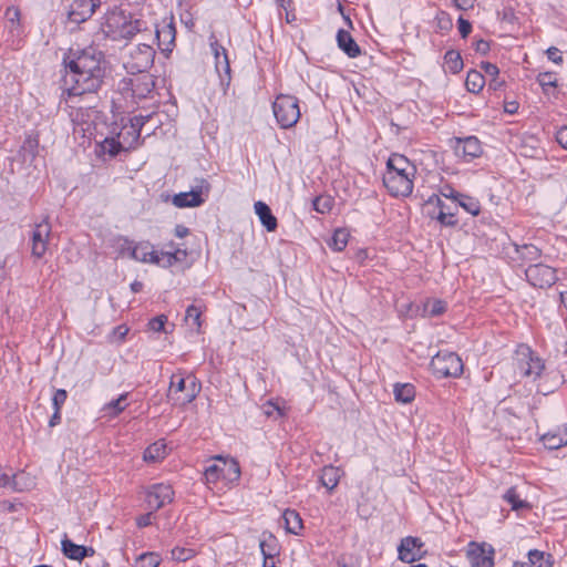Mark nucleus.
I'll use <instances>...</instances> for the list:
<instances>
[{
    "label": "nucleus",
    "instance_id": "nucleus-43",
    "mask_svg": "<svg viewBox=\"0 0 567 567\" xmlns=\"http://www.w3.org/2000/svg\"><path fill=\"white\" fill-rule=\"evenodd\" d=\"M504 499L512 505L513 509H519L523 507H527V503L519 499L518 494L516 493V489L514 487H511L505 493Z\"/></svg>",
    "mask_w": 567,
    "mask_h": 567
},
{
    "label": "nucleus",
    "instance_id": "nucleus-59",
    "mask_svg": "<svg viewBox=\"0 0 567 567\" xmlns=\"http://www.w3.org/2000/svg\"><path fill=\"white\" fill-rule=\"evenodd\" d=\"M547 58L553 61L554 63H563V56L560 54V51L555 48V47H550L547 51Z\"/></svg>",
    "mask_w": 567,
    "mask_h": 567
},
{
    "label": "nucleus",
    "instance_id": "nucleus-3",
    "mask_svg": "<svg viewBox=\"0 0 567 567\" xmlns=\"http://www.w3.org/2000/svg\"><path fill=\"white\" fill-rule=\"evenodd\" d=\"M154 58L155 50L148 44L140 43L130 49L123 64L128 73H146L153 65Z\"/></svg>",
    "mask_w": 567,
    "mask_h": 567
},
{
    "label": "nucleus",
    "instance_id": "nucleus-47",
    "mask_svg": "<svg viewBox=\"0 0 567 567\" xmlns=\"http://www.w3.org/2000/svg\"><path fill=\"white\" fill-rule=\"evenodd\" d=\"M185 395L179 401L176 402V404L185 405L187 403H190L197 395L199 389L197 388V384L195 380H192L190 384L186 388Z\"/></svg>",
    "mask_w": 567,
    "mask_h": 567
},
{
    "label": "nucleus",
    "instance_id": "nucleus-54",
    "mask_svg": "<svg viewBox=\"0 0 567 567\" xmlns=\"http://www.w3.org/2000/svg\"><path fill=\"white\" fill-rule=\"evenodd\" d=\"M161 255L166 256L168 258V264L172 265V259H174L175 261H182L187 256V252L184 249H176L173 252L167 251L162 252Z\"/></svg>",
    "mask_w": 567,
    "mask_h": 567
},
{
    "label": "nucleus",
    "instance_id": "nucleus-37",
    "mask_svg": "<svg viewBox=\"0 0 567 567\" xmlns=\"http://www.w3.org/2000/svg\"><path fill=\"white\" fill-rule=\"evenodd\" d=\"M217 460L223 461V467H225V474L229 481L239 480L240 467L237 461L224 460L221 456H218Z\"/></svg>",
    "mask_w": 567,
    "mask_h": 567
},
{
    "label": "nucleus",
    "instance_id": "nucleus-32",
    "mask_svg": "<svg viewBox=\"0 0 567 567\" xmlns=\"http://www.w3.org/2000/svg\"><path fill=\"white\" fill-rule=\"evenodd\" d=\"M200 316H202V311L195 305H190L186 309L185 321L196 332L200 331V327H202Z\"/></svg>",
    "mask_w": 567,
    "mask_h": 567
},
{
    "label": "nucleus",
    "instance_id": "nucleus-35",
    "mask_svg": "<svg viewBox=\"0 0 567 567\" xmlns=\"http://www.w3.org/2000/svg\"><path fill=\"white\" fill-rule=\"evenodd\" d=\"M446 310V303L439 299L427 300L424 303L423 311L429 317H437L444 313Z\"/></svg>",
    "mask_w": 567,
    "mask_h": 567
},
{
    "label": "nucleus",
    "instance_id": "nucleus-17",
    "mask_svg": "<svg viewBox=\"0 0 567 567\" xmlns=\"http://www.w3.org/2000/svg\"><path fill=\"white\" fill-rule=\"evenodd\" d=\"M422 543L419 538L408 536L403 538L398 547L399 559L403 563H413L417 559V554L414 551L415 548H421Z\"/></svg>",
    "mask_w": 567,
    "mask_h": 567
},
{
    "label": "nucleus",
    "instance_id": "nucleus-41",
    "mask_svg": "<svg viewBox=\"0 0 567 567\" xmlns=\"http://www.w3.org/2000/svg\"><path fill=\"white\" fill-rule=\"evenodd\" d=\"M204 475L207 483H215L220 477H226L225 467L218 464H212L206 467Z\"/></svg>",
    "mask_w": 567,
    "mask_h": 567
},
{
    "label": "nucleus",
    "instance_id": "nucleus-60",
    "mask_svg": "<svg viewBox=\"0 0 567 567\" xmlns=\"http://www.w3.org/2000/svg\"><path fill=\"white\" fill-rule=\"evenodd\" d=\"M39 145V141L35 136H32V135H29L27 136V138L24 140V143H23V148L24 150H29L32 154H34L37 147Z\"/></svg>",
    "mask_w": 567,
    "mask_h": 567
},
{
    "label": "nucleus",
    "instance_id": "nucleus-39",
    "mask_svg": "<svg viewBox=\"0 0 567 567\" xmlns=\"http://www.w3.org/2000/svg\"><path fill=\"white\" fill-rule=\"evenodd\" d=\"M529 567H550V556L547 558L544 557V553L537 549L530 550L528 553Z\"/></svg>",
    "mask_w": 567,
    "mask_h": 567
},
{
    "label": "nucleus",
    "instance_id": "nucleus-51",
    "mask_svg": "<svg viewBox=\"0 0 567 567\" xmlns=\"http://www.w3.org/2000/svg\"><path fill=\"white\" fill-rule=\"evenodd\" d=\"M167 321V318L166 316L162 315V316H157L153 319L150 320L148 322V327L151 330L155 331V332H159L164 329V326H165V322Z\"/></svg>",
    "mask_w": 567,
    "mask_h": 567
},
{
    "label": "nucleus",
    "instance_id": "nucleus-31",
    "mask_svg": "<svg viewBox=\"0 0 567 567\" xmlns=\"http://www.w3.org/2000/svg\"><path fill=\"white\" fill-rule=\"evenodd\" d=\"M444 62L447 70L456 74L463 69V60L461 54L455 50H449L444 55Z\"/></svg>",
    "mask_w": 567,
    "mask_h": 567
},
{
    "label": "nucleus",
    "instance_id": "nucleus-24",
    "mask_svg": "<svg viewBox=\"0 0 567 567\" xmlns=\"http://www.w3.org/2000/svg\"><path fill=\"white\" fill-rule=\"evenodd\" d=\"M465 85L468 92L480 93L485 85V78L480 71L471 70L467 73Z\"/></svg>",
    "mask_w": 567,
    "mask_h": 567
},
{
    "label": "nucleus",
    "instance_id": "nucleus-7",
    "mask_svg": "<svg viewBox=\"0 0 567 567\" xmlns=\"http://www.w3.org/2000/svg\"><path fill=\"white\" fill-rule=\"evenodd\" d=\"M426 205H434L437 208V213H429L432 218H435L441 225L447 227H454L457 225L455 217L457 212V205L454 203L453 206L446 205L439 195L433 194L426 202Z\"/></svg>",
    "mask_w": 567,
    "mask_h": 567
},
{
    "label": "nucleus",
    "instance_id": "nucleus-11",
    "mask_svg": "<svg viewBox=\"0 0 567 567\" xmlns=\"http://www.w3.org/2000/svg\"><path fill=\"white\" fill-rule=\"evenodd\" d=\"M141 75L123 81V90H130L133 97L138 100L146 99L155 87V81L148 73H140Z\"/></svg>",
    "mask_w": 567,
    "mask_h": 567
},
{
    "label": "nucleus",
    "instance_id": "nucleus-45",
    "mask_svg": "<svg viewBox=\"0 0 567 567\" xmlns=\"http://www.w3.org/2000/svg\"><path fill=\"white\" fill-rule=\"evenodd\" d=\"M4 16L10 23V31L12 32L20 24V10L17 7H9Z\"/></svg>",
    "mask_w": 567,
    "mask_h": 567
},
{
    "label": "nucleus",
    "instance_id": "nucleus-2",
    "mask_svg": "<svg viewBox=\"0 0 567 567\" xmlns=\"http://www.w3.org/2000/svg\"><path fill=\"white\" fill-rule=\"evenodd\" d=\"M274 115L282 128L295 126L300 118L298 99L292 95L280 94L272 104Z\"/></svg>",
    "mask_w": 567,
    "mask_h": 567
},
{
    "label": "nucleus",
    "instance_id": "nucleus-34",
    "mask_svg": "<svg viewBox=\"0 0 567 567\" xmlns=\"http://www.w3.org/2000/svg\"><path fill=\"white\" fill-rule=\"evenodd\" d=\"M177 379V375H172L171 378V384H169V389H168V393H167V398L168 400H173L174 403L176 404L177 401H179V396H175L178 392H183L186 390L187 385H186V379L184 378H178Z\"/></svg>",
    "mask_w": 567,
    "mask_h": 567
},
{
    "label": "nucleus",
    "instance_id": "nucleus-50",
    "mask_svg": "<svg viewBox=\"0 0 567 567\" xmlns=\"http://www.w3.org/2000/svg\"><path fill=\"white\" fill-rule=\"evenodd\" d=\"M269 545L267 544L266 540H261L260 542V549H261V553L264 555V567H276L275 566V561H274V555L275 553L274 551H266V547H268Z\"/></svg>",
    "mask_w": 567,
    "mask_h": 567
},
{
    "label": "nucleus",
    "instance_id": "nucleus-38",
    "mask_svg": "<svg viewBox=\"0 0 567 567\" xmlns=\"http://www.w3.org/2000/svg\"><path fill=\"white\" fill-rule=\"evenodd\" d=\"M161 557L156 553H143L136 558V567H158Z\"/></svg>",
    "mask_w": 567,
    "mask_h": 567
},
{
    "label": "nucleus",
    "instance_id": "nucleus-19",
    "mask_svg": "<svg viewBox=\"0 0 567 567\" xmlns=\"http://www.w3.org/2000/svg\"><path fill=\"white\" fill-rule=\"evenodd\" d=\"M337 43L340 50H342L349 58H357L361 54L360 47L354 41L352 35L343 30L340 29L337 33Z\"/></svg>",
    "mask_w": 567,
    "mask_h": 567
},
{
    "label": "nucleus",
    "instance_id": "nucleus-64",
    "mask_svg": "<svg viewBox=\"0 0 567 567\" xmlns=\"http://www.w3.org/2000/svg\"><path fill=\"white\" fill-rule=\"evenodd\" d=\"M505 82L499 80L498 76L491 79L488 82V90L498 91L504 86Z\"/></svg>",
    "mask_w": 567,
    "mask_h": 567
},
{
    "label": "nucleus",
    "instance_id": "nucleus-49",
    "mask_svg": "<svg viewBox=\"0 0 567 567\" xmlns=\"http://www.w3.org/2000/svg\"><path fill=\"white\" fill-rule=\"evenodd\" d=\"M66 398H68V393L64 389L56 390L52 398V404H53L54 410L61 411V408L65 403Z\"/></svg>",
    "mask_w": 567,
    "mask_h": 567
},
{
    "label": "nucleus",
    "instance_id": "nucleus-61",
    "mask_svg": "<svg viewBox=\"0 0 567 567\" xmlns=\"http://www.w3.org/2000/svg\"><path fill=\"white\" fill-rule=\"evenodd\" d=\"M556 141L560 146L567 148V126H563L557 131Z\"/></svg>",
    "mask_w": 567,
    "mask_h": 567
},
{
    "label": "nucleus",
    "instance_id": "nucleus-6",
    "mask_svg": "<svg viewBox=\"0 0 567 567\" xmlns=\"http://www.w3.org/2000/svg\"><path fill=\"white\" fill-rule=\"evenodd\" d=\"M527 281L538 288L553 286L556 280V270L542 262L529 265L525 270Z\"/></svg>",
    "mask_w": 567,
    "mask_h": 567
},
{
    "label": "nucleus",
    "instance_id": "nucleus-4",
    "mask_svg": "<svg viewBox=\"0 0 567 567\" xmlns=\"http://www.w3.org/2000/svg\"><path fill=\"white\" fill-rule=\"evenodd\" d=\"M431 368L437 378H457L463 372V362L454 352H439L432 358Z\"/></svg>",
    "mask_w": 567,
    "mask_h": 567
},
{
    "label": "nucleus",
    "instance_id": "nucleus-42",
    "mask_svg": "<svg viewBox=\"0 0 567 567\" xmlns=\"http://www.w3.org/2000/svg\"><path fill=\"white\" fill-rule=\"evenodd\" d=\"M172 559L177 561H187L195 556L193 548L175 547L171 550Z\"/></svg>",
    "mask_w": 567,
    "mask_h": 567
},
{
    "label": "nucleus",
    "instance_id": "nucleus-63",
    "mask_svg": "<svg viewBox=\"0 0 567 567\" xmlns=\"http://www.w3.org/2000/svg\"><path fill=\"white\" fill-rule=\"evenodd\" d=\"M456 8L460 10H468L473 8L475 0H453Z\"/></svg>",
    "mask_w": 567,
    "mask_h": 567
},
{
    "label": "nucleus",
    "instance_id": "nucleus-10",
    "mask_svg": "<svg viewBox=\"0 0 567 567\" xmlns=\"http://www.w3.org/2000/svg\"><path fill=\"white\" fill-rule=\"evenodd\" d=\"M210 48L215 58V68L219 75L223 86H228L230 83V63L226 49L218 43L214 35L210 37Z\"/></svg>",
    "mask_w": 567,
    "mask_h": 567
},
{
    "label": "nucleus",
    "instance_id": "nucleus-13",
    "mask_svg": "<svg viewBox=\"0 0 567 567\" xmlns=\"http://www.w3.org/2000/svg\"><path fill=\"white\" fill-rule=\"evenodd\" d=\"M383 184L388 192L394 197H406L413 190V181L408 176H399L385 173Z\"/></svg>",
    "mask_w": 567,
    "mask_h": 567
},
{
    "label": "nucleus",
    "instance_id": "nucleus-55",
    "mask_svg": "<svg viewBox=\"0 0 567 567\" xmlns=\"http://www.w3.org/2000/svg\"><path fill=\"white\" fill-rule=\"evenodd\" d=\"M441 195L444 196L445 198H450V199H453L455 203L457 202V199L460 198L461 196V193L456 192L453 187H451L450 185H444L442 188H441Z\"/></svg>",
    "mask_w": 567,
    "mask_h": 567
},
{
    "label": "nucleus",
    "instance_id": "nucleus-27",
    "mask_svg": "<svg viewBox=\"0 0 567 567\" xmlns=\"http://www.w3.org/2000/svg\"><path fill=\"white\" fill-rule=\"evenodd\" d=\"M166 455V445L162 441H157L150 445L144 452L146 462H157Z\"/></svg>",
    "mask_w": 567,
    "mask_h": 567
},
{
    "label": "nucleus",
    "instance_id": "nucleus-26",
    "mask_svg": "<svg viewBox=\"0 0 567 567\" xmlns=\"http://www.w3.org/2000/svg\"><path fill=\"white\" fill-rule=\"evenodd\" d=\"M126 400H127V393H123L117 399L112 400L111 402L106 403L103 406L102 411H104L105 414L109 416H116L121 412H123L125 410V408L127 406Z\"/></svg>",
    "mask_w": 567,
    "mask_h": 567
},
{
    "label": "nucleus",
    "instance_id": "nucleus-30",
    "mask_svg": "<svg viewBox=\"0 0 567 567\" xmlns=\"http://www.w3.org/2000/svg\"><path fill=\"white\" fill-rule=\"evenodd\" d=\"M458 207H462L465 212L470 213L473 216H477L481 212L480 202L471 196L461 194L460 198L455 203Z\"/></svg>",
    "mask_w": 567,
    "mask_h": 567
},
{
    "label": "nucleus",
    "instance_id": "nucleus-12",
    "mask_svg": "<svg viewBox=\"0 0 567 567\" xmlns=\"http://www.w3.org/2000/svg\"><path fill=\"white\" fill-rule=\"evenodd\" d=\"M101 0H74L68 12V19L74 24L89 20L100 7Z\"/></svg>",
    "mask_w": 567,
    "mask_h": 567
},
{
    "label": "nucleus",
    "instance_id": "nucleus-18",
    "mask_svg": "<svg viewBox=\"0 0 567 567\" xmlns=\"http://www.w3.org/2000/svg\"><path fill=\"white\" fill-rule=\"evenodd\" d=\"M455 152L457 155L474 158L482 153L481 143L475 136H468L463 140H457Z\"/></svg>",
    "mask_w": 567,
    "mask_h": 567
},
{
    "label": "nucleus",
    "instance_id": "nucleus-14",
    "mask_svg": "<svg viewBox=\"0 0 567 567\" xmlns=\"http://www.w3.org/2000/svg\"><path fill=\"white\" fill-rule=\"evenodd\" d=\"M51 234V225L45 217L41 223L37 224L32 233V255L41 258L47 251L48 239Z\"/></svg>",
    "mask_w": 567,
    "mask_h": 567
},
{
    "label": "nucleus",
    "instance_id": "nucleus-5",
    "mask_svg": "<svg viewBox=\"0 0 567 567\" xmlns=\"http://www.w3.org/2000/svg\"><path fill=\"white\" fill-rule=\"evenodd\" d=\"M516 360L522 374L534 380L540 377L545 368L543 360L535 355L533 350L526 344L517 347Z\"/></svg>",
    "mask_w": 567,
    "mask_h": 567
},
{
    "label": "nucleus",
    "instance_id": "nucleus-52",
    "mask_svg": "<svg viewBox=\"0 0 567 567\" xmlns=\"http://www.w3.org/2000/svg\"><path fill=\"white\" fill-rule=\"evenodd\" d=\"M209 190L210 184L204 178L199 179L197 184L192 188V192L197 193L199 197L203 195H208Z\"/></svg>",
    "mask_w": 567,
    "mask_h": 567
},
{
    "label": "nucleus",
    "instance_id": "nucleus-57",
    "mask_svg": "<svg viewBox=\"0 0 567 567\" xmlns=\"http://www.w3.org/2000/svg\"><path fill=\"white\" fill-rule=\"evenodd\" d=\"M148 118H150L148 115L147 116L138 115V116H134L131 120L132 127L137 132V135H140L141 128L148 121Z\"/></svg>",
    "mask_w": 567,
    "mask_h": 567
},
{
    "label": "nucleus",
    "instance_id": "nucleus-21",
    "mask_svg": "<svg viewBox=\"0 0 567 567\" xmlns=\"http://www.w3.org/2000/svg\"><path fill=\"white\" fill-rule=\"evenodd\" d=\"M204 203V198L199 197L197 193L186 192L179 193L173 197V204L176 207H197Z\"/></svg>",
    "mask_w": 567,
    "mask_h": 567
},
{
    "label": "nucleus",
    "instance_id": "nucleus-15",
    "mask_svg": "<svg viewBox=\"0 0 567 567\" xmlns=\"http://www.w3.org/2000/svg\"><path fill=\"white\" fill-rule=\"evenodd\" d=\"M61 549L63 555L72 560H82L85 557L94 556V549L92 547L74 544L66 537L61 542Z\"/></svg>",
    "mask_w": 567,
    "mask_h": 567
},
{
    "label": "nucleus",
    "instance_id": "nucleus-53",
    "mask_svg": "<svg viewBox=\"0 0 567 567\" xmlns=\"http://www.w3.org/2000/svg\"><path fill=\"white\" fill-rule=\"evenodd\" d=\"M481 68L482 70L485 72V74L487 76H489L491 79H495L498 76L499 74V69L497 68L496 64L494 63H491V62H482L481 63Z\"/></svg>",
    "mask_w": 567,
    "mask_h": 567
},
{
    "label": "nucleus",
    "instance_id": "nucleus-29",
    "mask_svg": "<svg viewBox=\"0 0 567 567\" xmlns=\"http://www.w3.org/2000/svg\"><path fill=\"white\" fill-rule=\"evenodd\" d=\"M386 169L415 171L414 165L401 154H392L386 162Z\"/></svg>",
    "mask_w": 567,
    "mask_h": 567
},
{
    "label": "nucleus",
    "instance_id": "nucleus-58",
    "mask_svg": "<svg viewBox=\"0 0 567 567\" xmlns=\"http://www.w3.org/2000/svg\"><path fill=\"white\" fill-rule=\"evenodd\" d=\"M155 511L151 509V512L144 514V515H141L140 517L136 518V525L140 527V528H143V527H146V526H150L152 524V517H153V513Z\"/></svg>",
    "mask_w": 567,
    "mask_h": 567
},
{
    "label": "nucleus",
    "instance_id": "nucleus-40",
    "mask_svg": "<svg viewBox=\"0 0 567 567\" xmlns=\"http://www.w3.org/2000/svg\"><path fill=\"white\" fill-rule=\"evenodd\" d=\"M545 447L556 450L567 444V437L557 434L547 433L542 437Z\"/></svg>",
    "mask_w": 567,
    "mask_h": 567
},
{
    "label": "nucleus",
    "instance_id": "nucleus-36",
    "mask_svg": "<svg viewBox=\"0 0 567 567\" xmlns=\"http://www.w3.org/2000/svg\"><path fill=\"white\" fill-rule=\"evenodd\" d=\"M141 31V22L138 20L135 21H125L118 29L117 33L120 38L131 39L135 34Z\"/></svg>",
    "mask_w": 567,
    "mask_h": 567
},
{
    "label": "nucleus",
    "instance_id": "nucleus-1",
    "mask_svg": "<svg viewBox=\"0 0 567 567\" xmlns=\"http://www.w3.org/2000/svg\"><path fill=\"white\" fill-rule=\"evenodd\" d=\"M104 55L90 45L84 49H70L63 58L65 73L62 79L65 101L71 107L80 110L97 106V91L103 84L105 70L102 66Z\"/></svg>",
    "mask_w": 567,
    "mask_h": 567
},
{
    "label": "nucleus",
    "instance_id": "nucleus-22",
    "mask_svg": "<svg viewBox=\"0 0 567 567\" xmlns=\"http://www.w3.org/2000/svg\"><path fill=\"white\" fill-rule=\"evenodd\" d=\"M340 481V470L338 467H334L332 465L324 466L322 468L321 475H320V482L321 484L328 488V491H332L337 487Z\"/></svg>",
    "mask_w": 567,
    "mask_h": 567
},
{
    "label": "nucleus",
    "instance_id": "nucleus-25",
    "mask_svg": "<svg viewBox=\"0 0 567 567\" xmlns=\"http://www.w3.org/2000/svg\"><path fill=\"white\" fill-rule=\"evenodd\" d=\"M394 398L398 402L410 403L415 396V389L411 383L395 384Z\"/></svg>",
    "mask_w": 567,
    "mask_h": 567
},
{
    "label": "nucleus",
    "instance_id": "nucleus-8",
    "mask_svg": "<svg viewBox=\"0 0 567 567\" xmlns=\"http://www.w3.org/2000/svg\"><path fill=\"white\" fill-rule=\"evenodd\" d=\"M472 567H493L494 549L491 545L471 542L466 550Z\"/></svg>",
    "mask_w": 567,
    "mask_h": 567
},
{
    "label": "nucleus",
    "instance_id": "nucleus-20",
    "mask_svg": "<svg viewBox=\"0 0 567 567\" xmlns=\"http://www.w3.org/2000/svg\"><path fill=\"white\" fill-rule=\"evenodd\" d=\"M255 212L258 215L262 226L268 231H275L277 228V218L272 215L269 206L264 202L255 203Z\"/></svg>",
    "mask_w": 567,
    "mask_h": 567
},
{
    "label": "nucleus",
    "instance_id": "nucleus-46",
    "mask_svg": "<svg viewBox=\"0 0 567 567\" xmlns=\"http://www.w3.org/2000/svg\"><path fill=\"white\" fill-rule=\"evenodd\" d=\"M102 147L111 156H116L123 150L122 144L115 138H105Z\"/></svg>",
    "mask_w": 567,
    "mask_h": 567
},
{
    "label": "nucleus",
    "instance_id": "nucleus-33",
    "mask_svg": "<svg viewBox=\"0 0 567 567\" xmlns=\"http://www.w3.org/2000/svg\"><path fill=\"white\" fill-rule=\"evenodd\" d=\"M349 233L346 229H337L329 243V247L336 251H342L348 244Z\"/></svg>",
    "mask_w": 567,
    "mask_h": 567
},
{
    "label": "nucleus",
    "instance_id": "nucleus-9",
    "mask_svg": "<svg viewBox=\"0 0 567 567\" xmlns=\"http://www.w3.org/2000/svg\"><path fill=\"white\" fill-rule=\"evenodd\" d=\"M174 499V491L171 485L163 483L153 484L146 491L147 506L153 511H158L166 504L172 503Z\"/></svg>",
    "mask_w": 567,
    "mask_h": 567
},
{
    "label": "nucleus",
    "instance_id": "nucleus-44",
    "mask_svg": "<svg viewBox=\"0 0 567 567\" xmlns=\"http://www.w3.org/2000/svg\"><path fill=\"white\" fill-rule=\"evenodd\" d=\"M313 209L320 214H326L330 212L332 207V203L330 197L327 196H317L312 202Z\"/></svg>",
    "mask_w": 567,
    "mask_h": 567
},
{
    "label": "nucleus",
    "instance_id": "nucleus-16",
    "mask_svg": "<svg viewBox=\"0 0 567 567\" xmlns=\"http://www.w3.org/2000/svg\"><path fill=\"white\" fill-rule=\"evenodd\" d=\"M131 257L137 261L159 264L161 257L148 241H142L131 249Z\"/></svg>",
    "mask_w": 567,
    "mask_h": 567
},
{
    "label": "nucleus",
    "instance_id": "nucleus-23",
    "mask_svg": "<svg viewBox=\"0 0 567 567\" xmlns=\"http://www.w3.org/2000/svg\"><path fill=\"white\" fill-rule=\"evenodd\" d=\"M282 518L285 520V526L288 533L298 535L303 527L300 515L293 509H286L284 512Z\"/></svg>",
    "mask_w": 567,
    "mask_h": 567
},
{
    "label": "nucleus",
    "instance_id": "nucleus-56",
    "mask_svg": "<svg viewBox=\"0 0 567 567\" xmlns=\"http://www.w3.org/2000/svg\"><path fill=\"white\" fill-rule=\"evenodd\" d=\"M457 23L461 37L466 38L472 31L471 23L462 17L458 18Z\"/></svg>",
    "mask_w": 567,
    "mask_h": 567
},
{
    "label": "nucleus",
    "instance_id": "nucleus-48",
    "mask_svg": "<svg viewBox=\"0 0 567 567\" xmlns=\"http://www.w3.org/2000/svg\"><path fill=\"white\" fill-rule=\"evenodd\" d=\"M537 82L544 90H546L547 86H557V79L551 72L539 73L537 76Z\"/></svg>",
    "mask_w": 567,
    "mask_h": 567
},
{
    "label": "nucleus",
    "instance_id": "nucleus-28",
    "mask_svg": "<svg viewBox=\"0 0 567 567\" xmlns=\"http://www.w3.org/2000/svg\"><path fill=\"white\" fill-rule=\"evenodd\" d=\"M516 252L525 261H536L542 255L540 249L533 244L516 245Z\"/></svg>",
    "mask_w": 567,
    "mask_h": 567
},
{
    "label": "nucleus",
    "instance_id": "nucleus-62",
    "mask_svg": "<svg viewBox=\"0 0 567 567\" xmlns=\"http://www.w3.org/2000/svg\"><path fill=\"white\" fill-rule=\"evenodd\" d=\"M475 51L481 54H487L489 51V43L483 39H480L474 44Z\"/></svg>",
    "mask_w": 567,
    "mask_h": 567
}]
</instances>
